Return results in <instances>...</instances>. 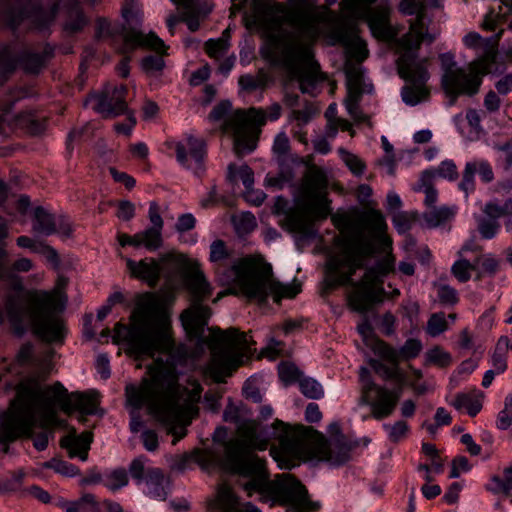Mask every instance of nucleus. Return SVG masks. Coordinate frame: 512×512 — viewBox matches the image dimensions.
Wrapping results in <instances>:
<instances>
[{"label":"nucleus","instance_id":"nucleus-1","mask_svg":"<svg viewBox=\"0 0 512 512\" xmlns=\"http://www.w3.org/2000/svg\"><path fill=\"white\" fill-rule=\"evenodd\" d=\"M245 13L248 27L267 34L264 57L287 70L298 81L303 93L314 94L325 80L319 63L314 59L313 46L327 32L345 46L349 60L362 62L368 57L366 42L358 35L356 22L344 20L326 7H316L313 0H288L284 3L267 0H232L231 14Z\"/></svg>","mask_w":512,"mask_h":512},{"label":"nucleus","instance_id":"nucleus-2","mask_svg":"<svg viewBox=\"0 0 512 512\" xmlns=\"http://www.w3.org/2000/svg\"><path fill=\"white\" fill-rule=\"evenodd\" d=\"M333 222L339 230L334 240L337 251L326 262L324 289L351 286L347 297L349 307L358 313L368 312L387 295L383 288L384 277L394 272L395 257L389 252L369 267L359 281H353L352 277L368 259L391 247L386 221L380 211L372 209L355 218L334 217Z\"/></svg>","mask_w":512,"mask_h":512},{"label":"nucleus","instance_id":"nucleus-3","mask_svg":"<svg viewBox=\"0 0 512 512\" xmlns=\"http://www.w3.org/2000/svg\"><path fill=\"white\" fill-rule=\"evenodd\" d=\"M130 328L117 323L114 338L124 340L128 352L137 358L154 356L157 352L166 353L167 360L156 359L147 369L148 377L141 381H152L156 371H173L179 383L177 366H183L193 352L185 344L175 345L171 336V323L164 299L156 293L146 292L137 297L135 308L131 314Z\"/></svg>","mask_w":512,"mask_h":512},{"label":"nucleus","instance_id":"nucleus-4","mask_svg":"<svg viewBox=\"0 0 512 512\" xmlns=\"http://www.w3.org/2000/svg\"><path fill=\"white\" fill-rule=\"evenodd\" d=\"M39 403H43L41 424L49 427L60 424L55 411L56 404L66 414L78 411L82 415H93L100 400L99 393L95 390L68 394L60 382L44 387L34 379L21 382L17 387L15 399L0 418V443L3 445L4 453L8 452L10 442L31 432L36 423Z\"/></svg>","mask_w":512,"mask_h":512},{"label":"nucleus","instance_id":"nucleus-5","mask_svg":"<svg viewBox=\"0 0 512 512\" xmlns=\"http://www.w3.org/2000/svg\"><path fill=\"white\" fill-rule=\"evenodd\" d=\"M10 281L11 292L4 298V310L13 330L28 329L48 343L62 342L66 327L61 313L65 304L55 291L25 289L22 280L10 271L8 252L0 246V280Z\"/></svg>","mask_w":512,"mask_h":512},{"label":"nucleus","instance_id":"nucleus-6","mask_svg":"<svg viewBox=\"0 0 512 512\" xmlns=\"http://www.w3.org/2000/svg\"><path fill=\"white\" fill-rule=\"evenodd\" d=\"M203 389L193 381L188 389L177 383L173 371L160 370L152 381H141L139 385L128 384L125 388L127 403L135 409L146 406L149 412L173 435L175 445L187 434L186 427L198 414L196 407Z\"/></svg>","mask_w":512,"mask_h":512},{"label":"nucleus","instance_id":"nucleus-7","mask_svg":"<svg viewBox=\"0 0 512 512\" xmlns=\"http://www.w3.org/2000/svg\"><path fill=\"white\" fill-rule=\"evenodd\" d=\"M209 262L216 279L230 286V293L242 295L260 303L272 296L275 302L294 298L301 292L300 283L283 284L273 277L270 263L260 255L235 257L234 250L221 239L209 247Z\"/></svg>","mask_w":512,"mask_h":512},{"label":"nucleus","instance_id":"nucleus-8","mask_svg":"<svg viewBox=\"0 0 512 512\" xmlns=\"http://www.w3.org/2000/svg\"><path fill=\"white\" fill-rule=\"evenodd\" d=\"M226 460L230 469L247 479L242 486L248 496L258 493L265 501L286 506L294 512L319 510L320 504L308 498L305 486L298 479L290 474H282L270 480L266 461L248 453L237 439L228 444Z\"/></svg>","mask_w":512,"mask_h":512},{"label":"nucleus","instance_id":"nucleus-9","mask_svg":"<svg viewBox=\"0 0 512 512\" xmlns=\"http://www.w3.org/2000/svg\"><path fill=\"white\" fill-rule=\"evenodd\" d=\"M211 315L209 307L193 303L180 316L183 328L190 340H196L202 347L207 344L211 355L204 367V375L216 383H222L242 364L243 357L250 352L247 334L231 327L222 330L210 328V335L205 338L204 330Z\"/></svg>","mask_w":512,"mask_h":512},{"label":"nucleus","instance_id":"nucleus-10","mask_svg":"<svg viewBox=\"0 0 512 512\" xmlns=\"http://www.w3.org/2000/svg\"><path fill=\"white\" fill-rule=\"evenodd\" d=\"M272 428L278 445L270 448V454L282 468H292L300 460L316 459L333 465H341L349 460L351 447L340 439L329 443L313 429L291 427L280 420H275Z\"/></svg>","mask_w":512,"mask_h":512},{"label":"nucleus","instance_id":"nucleus-11","mask_svg":"<svg viewBox=\"0 0 512 512\" xmlns=\"http://www.w3.org/2000/svg\"><path fill=\"white\" fill-rule=\"evenodd\" d=\"M327 187L326 173L316 165L309 166L300 185L301 203L279 220L281 228L304 238L313 237L314 221L326 219L330 214Z\"/></svg>","mask_w":512,"mask_h":512},{"label":"nucleus","instance_id":"nucleus-12","mask_svg":"<svg viewBox=\"0 0 512 512\" xmlns=\"http://www.w3.org/2000/svg\"><path fill=\"white\" fill-rule=\"evenodd\" d=\"M434 39L432 35L407 32L397 42L400 52L396 61L398 74L409 83L401 91L402 100L407 105H417L429 95V89L426 86L430 78L428 59L418 58L417 52L424 41L432 43Z\"/></svg>","mask_w":512,"mask_h":512},{"label":"nucleus","instance_id":"nucleus-13","mask_svg":"<svg viewBox=\"0 0 512 512\" xmlns=\"http://www.w3.org/2000/svg\"><path fill=\"white\" fill-rule=\"evenodd\" d=\"M96 36L99 39L111 38L116 46L120 40L118 51L121 54H128L137 48L150 49L161 55H149L143 58L142 68L147 73L161 71L164 67L162 55L165 54L167 46L155 33L144 34L133 28H126L124 25L113 23L105 18H99L96 23Z\"/></svg>","mask_w":512,"mask_h":512},{"label":"nucleus","instance_id":"nucleus-14","mask_svg":"<svg viewBox=\"0 0 512 512\" xmlns=\"http://www.w3.org/2000/svg\"><path fill=\"white\" fill-rule=\"evenodd\" d=\"M281 112L282 108L278 103H273L266 111L255 107L236 110L224 124L225 130L233 131L236 155L243 156L251 153L257 146L261 127L267 120H278Z\"/></svg>","mask_w":512,"mask_h":512},{"label":"nucleus","instance_id":"nucleus-15","mask_svg":"<svg viewBox=\"0 0 512 512\" xmlns=\"http://www.w3.org/2000/svg\"><path fill=\"white\" fill-rule=\"evenodd\" d=\"M494 47L488 48L484 54L468 65V71L456 67L455 63L446 66L442 75V88L449 96V105H454L460 95L472 96L479 91L482 78L492 71L496 60Z\"/></svg>","mask_w":512,"mask_h":512},{"label":"nucleus","instance_id":"nucleus-16","mask_svg":"<svg viewBox=\"0 0 512 512\" xmlns=\"http://www.w3.org/2000/svg\"><path fill=\"white\" fill-rule=\"evenodd\" d=\"M368 345L372 352L380 358H371L369 360L370 367L383 380L394 381L400 385L405 381V373L399 367V363L402 360L416 358L423 349L421 341L415 338L407 339L400 349L394 348L381 339H374Z\"/></svg>","mask_w":512,"mask_h":512},{"label":"nucleus","instance_id":"nucleus-17","mask_svg":"<svg viewBox=\"0 0 512 512\" xmlns=\"http://www.w3.org/2000/svg\"><path fill=\"white\" fill-rule=\"evenodd\" d=\"M376 0H341L340 6L345 17L351 22L365 20L372 35L379 40H389L394 33L389 23L390 7L380 3L372 8Z\"/></svg>","mask_w":512,"mask_h":512},{"label":"nucleus","instance_id":"nucleus-18","mask_svg":"<svg viewBox=\"0 0 512 512\" xmlns=\"http://www.w3.org/2000/svg\"><path fill=\"white\" fill-rule=\"evenodd\" d=\"M361 382V403L370 406L374 419L382 420L393 414L402 395L401 387L389 389L371 381L366 367L359 371Z\"/></svg>","mask_w":512,"mask_h":512},{"label":"nucleus","instance_id":"nucleus-19","mask_svg":"<svg viewBox=\"0 0 512 512\" xmlns=\"http://www.w3.org/2000/svg\"><path fill=\"white\" fill-rule=\"evenodd\" d=\"M59 3L60 0H54L48 8H44L41 2L29 0L23 9L6 8L4 19L13 30L18 28L24 20H29L33 29L43 31L54 22Z\"/></svg>","mask_w":512,"mask_h":512},{"label":"nucleus","instance_id":"nucleus-20","mask_svg":"<svg viewBox=\"0 0 512 512\" xmlns=\"http://www.w3.org/2000/svg\"><path fill=\"white\" fill-rule=\"evenodd\" d=\"M227 430L224 427H218L213 435V440L223 446V455L221 457V467L232 474H237L228 467L227 464V448L228 444L237 439L248 453L255 454L256 450L264 451L269 446V439L261 435L258 431L257 426L252 422L242 423L237 428V434L226 440Z\"/></svg>","mask_w":512,"mask_h":512},{"label":"nucleus","instance_id":"nucleus-21","mask_svg":"<svg viewBox=\"0 0 512 512\" xmlns=\"http://www.w3.org/2000/svg\"><path fill=\"white\" fill-rule=\"evenodd\" d=\"M175 153L178 163L191 170L196 176L204 171V159L206 156V144L203 139L188 136L184 142L175 143Z\"/></svg>","mask_w":512,"mask_h":512},{"label":"nucleus","instance_id":"nucleus-22","mask_svg":"<svg viewBox=\"0 0 512 512\" xmlns=\"http://www.w3.org/2000/svg\"><path fill=\"white\" fill-rule=\"evenodd\" d=\"M127 87L115 86L112 91L108 88L100 95L93 97L94 109L105 118H112L127 111Z\"/></svg>","mask_w":512,"mask_h":512},{"label":"nucleus","instance_id":"nucleus-23","mask_svg":"<svg viewBox=\"0 0 512 512\" xmlns=\"http://www.w3.org/2000/svg\"><path fill=\"white\" fill-rule=\"evenodd\" d=\"M443 2L444 0H402L399 4L400 11L406 15H416V18L410 24L408 32L430 35L426 31V12L430 9L442 7Z\"/></svg>","mask_w":512,"mask_h":512},{"label":"nucleus","instance_id":"nucleus-24","mask_svg":"<svg viewBox=\"0 0 512 512\" xmlns=\"http://www.w3.org/2000/svg\"><path fill=\"white\" fill-rule=\"evenodd\" d=\"M483 212L488 218L479 219L478 230L483 238L492 239L500 228L497 220L512 212V198L507 199L503 205L494 201L488 202L485 204Z\"/></svg>","mask_w":512,"mask_h":512},{"label":"nucleus","instance_id":"nucleus-25","mask_svg":"<svg viewBox=\"0 0 512 512\" xmlns=\"http://www.w3.org/2000/svg\"><path fill=\"white\" fill-rule=\"evenodd\" d=\"M126 265L132 277L146 282L150 287L158 284L162 267L156 259L145 258L140 261L127 259Z\"/></svg>","mask_w":512,"mask_h":512},{"label":"nucleus","instance_id":"nucleus-26","mask_svg":"<svg viewBox=\"0 0 512 512\" xmlns=\"http://www.w3.org/2000/svg\"><path fill=\"white\" fill-rule=\"evenodd\" d=\"M146 495L149 497L164 501L171 490L170 477L157 467H149L145 477Z\"/></svg>","mask_w":512,"mask_h":512},{"label":"nucleus","instance_id":"nucleus-27","mask_svg":"<svg viewBox=\"0 0 512 512\" xmlns=\"http://www.w3.org/2000/svg\"><path fill=\"white\" fill-rule=\"evenodd\" d=\"M91 442L90 432H83L80 435H66L60 441L61 447L68 451L71 458L78 457L82 461H86L88 458Z\"/></svg>","mask_w":512,"mask_h":512},{"label":"nucleus","instance_id":"nucleus-28","mask_svg":"<svg viewBox=\"0 0 512 512\" xmlns=\"http://www.w3.org/2000/svg\"><path fill=\"white\" fill-rule=\"evenodd\" d=\"M88 20L83 13L79 0H67L65 4L64 30L69 34L81 31Z\"/></svg>","mask_w":512,"mask_h":512},{"label":"nucleus","instance_id":"nucleus-29","mask_svg":"<svg viewBox=\"0 0 512 512\" xmlns=\"http://www.w3.org/2000/svg\"><path fill=\"white\" fill-rule=\"evenodd\" d=\"M217 503L224 512H261L251 503L240 505L237 497L228 487H221L217 495Z\"/></svg>","mask_w":512,"mask_h":512},{"label":"nucleus","instance_id":"nucleus-30","mask_svg":"<svg viewBox=\"0 0 512 512\" xmlns=\"http://www.w3.org/2000/svg\"><path fill=\"white\" fill-rule=\"evenodd\" d=\"M43 409V403H39L36 412V423L31 428V432L29 434L21 435L19 438H32L33 437V445L38 451H43L48 446V436L49 431L58 425H53L49 427L42 426L41 424V413ZM18 439V437L16 438Z\"/></svg>","mask_w":512,"mask_h":512},{"label":"nucleus","instance_id":"nucleus-31","mask_svg":"<svg viewBox=\"0 0 512 512\" xmlns=\"http://www.w3.org/2000/svg\"><path fill=\"white\" fill-rule=\"evenodd\" d=\"M15 121L18 128L31 135H38L46 128V118L33 111L19 113Z\"/></svg>","mask_w":512,"mask_h":512},{"label":"nucleus","instance_id":"nucleus-32","mask_svg":"<svg viewBox=\"0 0 512 512\" xmlns=\"http://www.w3.org/2000/svg\"><path fill=\"white\" fill-rule=\"evenodd\" d=\"M33 232L50 236L56 233V219L55 217L45 210L43 207H37L34 210V217L32 221Z\"/></svg>","mask_w":512,"mask_h":512},{"label":"nucleus","instance_id":"nucleus-33","mask_svg":"<svg viewBox=\"0 0 512 512\" xmlns=\"http://www.w3.org/2000/svg\"><path fill=\"white\" fill-rule=\"evenodd\" d=\"M486 489L495 495L512 497V467H506L501 474L492 476Z\"/></svg>","mask_w":512,"mask_h":512},{"label":"nucleus","instance_id":"nucleus-34","mask_svg":"<svg viewBox=\"0 0 512 512\" xmlns=\"http://www.w3.org/2000/svg\"><path fill=\"white\" fill-rule=\"evenodd\" d=\"M457 212L455 206L431 207L423 214V219L428 227L436 228L451 221Z\"/></svg>","mask_w":512,"mask_h":512},{"label":"nucleus","instance_id":"nucleus-35","mask_svg":"<svg viewBox=\"0 0 512 512\" xmlns=\"http://www.w3.org/2000/svg\"><path fill=\"white\" fill-rule=\"evenodd\" d=\"M360 63L347 61L345 65L348 94L357 95L363 93V69Z\"/></svg>","mask_w":512,"mask_h":512},{"label":"nucleus","instance_id":"nucleus-36","mask_svg":"<svg viewBox=\"0 0 512 512\" xmlns=\"http://www.w3.org/2000/svg\"><path fill=\"white\" fill-rule=\"evenodd\" d=\"M188 288L193 296L194 303H199L207 299L212 292L209 282L202 273H195L188 279Z\"/></svg>","mask_w":512,"mask_h":512},{"label":"nucleus","instance_id":"nucleus-37","mask_svg":"<svg viewBox=\"0 0 512 512\" xmlns=\"http://www.w3.org/2000/svg\"><path fill=\"white\" fill-rule=\"evenodd\" d=\"M53 57V48L50 45H46L42 53H27L22 58V64L24 69L31 73L39 72Z\"/></svg>","mask_w":512,"mask_h":512},{"label":"nucleus","instance_id":"nucleus-38","mask_svg":"<svg viewBox=\"0 0 512 512\" xmlns=\"http://www.w3.org/2000/svg\"><path fill=\"white\" fill-rule=\"evenodd\" d=\"M509 349V337L501 336L495 346L494 352L491 355L492 370L497 374H502L507 369V352Z\"/></svg>","mask_w":512,"mask_h":512},{"label":"nucleus","instance_id":"nucleus-39","mask_svg":"<svg viewBox=\"0 0 512 512\" xmlns=\"http://www.w3.org/2000/svg\"><path fill=\"white\" fill-rule=\"evenodd\" d=\"M65 512H100L99 505L92 494H85L76 501H65L60 504Z\"/></svg>","mask_w":512,"mask_h":512},{"label":"nucleus","instance_id":"nucleus-40","mask_svg":"<svg viewBox=\"0 0 512 512\" xmlns=\"http://www.w3.org/2000/svg\"><path fill=\"white\" fill-rule=\"evenodd\" d=\"M512 13V0H501L498 11L491 9L484 18L482 27L485 30H495L497 24Z\"/></svg>","mask_w":512,"mask_h":512},{"label":"nucleus","instance_id":"nucleus-41","mask_svg":"<svg viewBox=\"0 0 512 512\" xmlns=\"http://www.w3.org/2000/svg\"><path fill=\"white\" fill-rule=\"evenodd\" d=\"M453 406L458 409H465L469 416L475 417L482 409V402L478 396L459 393L453 401Z\"/></svg>","mask_w":512,"mask_h":512},{"label":"nucleus","instance_id":"nucleus-42","mask_svg":"<svg viewBox=\"0 0 512 512\" xmlns=\"http://www.w3.org/2000/svg\"><path fill=\"white\" fill-rule=\"evenodd\" d=\"M128 481V475L124 468H116L103 473V485L113 492L125 487Z\"/></svg>","mask_w":512,"mask_h":512},{"label":"nucleus","instance_id":"nucleus-43","mask_svg":"<svg viewBox=\"0 0 512 512\" xmlns=\"http://www.w3.org/2000/svg\"><path fill=\"white\" fill-rule=\"evenodd\" d=\"M476 267L477 268V278H481L484 275L493 276L495 275L500 268V261L494 257L492 254L482 255L476 259Z\"/></svg>","mask_w":512,"mask_h":512},{"label":"nucleus","instance_id":"nucleus-44","mask_svg":"<svg viewBox=\"0 0 512 512\" xmlns=\"http://www.w3.org/2000/svg\"><path fill=\"white\" fill-rule=\"evenodd\" d=\"M498 152L496 158V165L501 168L505 173L512 174V145L509 142L498 144L494 146Z\"/></svg>","mask_w":512,"mask_h":512},{"label":"nucleus","instance_id":"nucleus-45","mask_svg":"<svg viewBox=\"0 0 512 512\" xmlns=\"http://www.w3.org/2000/svg\"><path fill=\"white\" fill-rule=\"evenodd\" d=\"M495 426L502 431L512 426V391L504 399V407L497 414Z\"/></svg>","mask_w":512,"mask_h":512},{"label":"nucleus","instance_id":"nucleus-46","mask_svg":"<svg viewBox=\"0 0 512 512\" xmlns=\"http://www.w3.org/2000/svg\"><path fill=\"white\" fill-rule=\"evenodd\" d=\"M383 429L387 432L390 442L398 443L405 439L410 431V427L404 420H398L393 424H383Z\"/></svg>","mask_w":512,"mask_h":512},{"label":"nucleus","instance_id":"nucleus-47","mask_svg":"<svg viewBox=\"0 0 512 512\" xmlns=\"http://www.w3.org/2000/svg\"><path fill=\"white\" fill-rule=\"evenodd\" d=\"M228 176L233 181L239 178L242 181L245 189L251 188L254 184V173L252 169L247 165L237 167L234 164H230L228 167Z\"/></svg>","mask_w":512,"mask_h":512},{"label":"nucleus","instance_id":"nucleus-48","mask_svg":"<svg viewBox=\"0 0 512 512\" xmlns=\"http://www.w3.org/2000/svg\"><path fill=\"white\" fill-rule=\"evenodd\" d=\"M361 96L362 94H347V98L345 100L346 110L356 123H365L369 121V116L364 114L359 107Z\"/></svg>","mask_w":512,"mask_h":512},{"label":"nucleus","instance_id":"nucleus-49","mask_svg":"<svg viewBox=\"0 0 512 512\" xmlns=\"http://www.w3.org/2000/svg\"><path fill=\"white\" fill-rule=\"evenodd\" d=\"M299 388L301 393L310 399H321L324 396L322 385L310 377L300 378Z\"/></svg>","mask_w":512,"mask_h":512},{"label":"nucleus","instance_id":"nucleus-50","mask_svg":"<svg viewBox=\"0 0 512 512\" xmlns=\"http://www.w3.org/2000/svg\"><path fill=\"white\" fill-rule=\"evenodd\" d=\"M229 49V42L224 37L209 39L205 43V51L210 58L222 59Z\"/></svg>","mask_w":512,"mask_h":512},{"label":"nucleus","instance_id":"nucleus-51","mask_svg":"<svg viewBox=\"0 0 512 512\" xmlns=\"http://www.w3.org/2000/svg\"><path fill=\"white\" fill-rule=\"evenodd\" d=\"M338 154L348 169L356 176L362 175L365 170V163L355 154L340 147Z\"/></svg>","mask_w":512,"mask_h":512},{"label":"nucleus","instance_id":"nucleus-52","mask_svg":"<svg viewBox=\"0 0 512 512\" xmlns=\"http://www.w3.org/2000/svg\"><path fill=\"white\" fill-rule=\"evenodd\" d=\"M192 458L203 468H210L216 465L221 466V458L210 449H197L192 453Z\"/></svg>","mask_w":512,"mask_h":512},{"label":"nucleus","instance_id":"nucleus-53","mask_svg":"<svg viewBox=\"0 0 512 512\" xmlns=\"http://www.w3.org/2000/svg\"><path fill=\"white\" fill-rule=\"evenodd\" d=\"M476 270V264L466 259L457 260L451 267V273L461 283L467 282L471 278V272Z\"/></svg>","mask_w":512,"mask_h":512},{"label":"nucleus","instance_id":"nucleus-54","mask_svg":"<svg viewBox=\"0 0 512 512\" xmlns=\"http://www.w3.org/2000/svg\"><path fill=\"white\" fill-rule=\"evenodd\" d=\"M448 329V323L443 312L433 313L428 319L426 332L432 337H436Z\"/></svg>","mask_w":512,"mask_h":512},{"label":"nucleus","instance_id":"nucleus-55","mask_svg":"<svg viewBox=\"0 0 512 512\" xmlns=\"http://www.w3.org/2000/svg\"><path fill=\"white\" fill-rule=\"evenodd\" d=\"M476 166L474 163L467 162L462 173V180L459 183V189L467 197L469 193L475 190Z\"/></svg>","mask_w":512,"mask_h":512},{"label":"nucleus","instance_id":"nucleus-56","mask_svg":"<svg viewBox=\"0 0 512 512\" xmlns=\"http://www.w3.org/2000/svg\"><path fill=\"white\" fill-rule=\"evenodd\" d=\"M121 12L128 25L137 24L141 20V8L137 0H125Z\"/></svg>","mask_w":512,"mask_h":512},{"label":"nucleus","instance_id":"nucleus-57","mask_svg":"<svg viewBox=\"0 0 512 512\" xmlns=\"http://www.w3.org/2000/svg\"><path fill=\"white\" fill-rule=\"evenodd\" d=\"M143 246L148 251H156L162 246V230L157 228H147L142 231Z\"/></svg>","mask_w":512,"mask_h":512},{"label":"nucleus","instance_id":"nucleus-58","mask_svg":"<svg viewBox=\"0 0 512 512\" xmlns=\"http://www.w3.org/2000/svg\"><path fill=\"white\" fill-rule=\"evenodd\" d=\"M231 108H232V105L229 101H222L212 109V111L209 114V119L211 121L224 120L222 127H221L222 131L225 133L233 134V131L224 129L225 122L234 114V113H232L229 115Z\"/></svg>","mask_w":512,"mask_h":512},{"label":"nucleus","instance_id":"nucleus-59","mask_svg":"<svg viewBox=\"0 0 512 512\" xmlns=\"http://www.w3.org/2000/svg\"><path fill=\"white\" fill-rule=\"evenodd\" d=\"M266 81V76L264 74H259L257 76L245 74L239 77L238 84L241 89L252 92L258 88H264L266 86Z\"/></svg>","mask_w":512,"mask_h":512},{"label":"nucleus","instance_id":"nucleus-60","mask_svg":"<svg viewBox=\"0 0 512 512\" xmlns=\"http://www.w3.org/2000/svg\"><path fill=\"white\" fill-rule=\"evenodd\" d=\"M234 224L239 234H248L257 226L256 218L251 212L241 213L234 219Z\"/></svg>","mask_w":512,"mask_h":512},{"label":"nucleus","instance_id":"nucleus-61","mask_svg":"<svg viewBox=\"0 0 512 512\" xmlns=\"http://www.w3.org/2000/svg\"><path fill=\"white\" fill-rule=\"evenodd\" d=\"M174 4L183 7L186 11L183 13L182 21L186 22L191 31L198 29V19L193 14V0H171Z\"/></svg>","mask_w":512,"mask_h":512},{"label":"nucleus","instance_id":"nucleus-62","mask_svg":"<svg viewBox=\"0 0 512 512\" xmlns=\"http://www.w3.org/2000/svg\"><path fill=\"white\" fill-rule=\"evenodd\" d=\"M278 374L281 381L285 384H290L295 381L299 382L301 375L299 369L294 364L288 362H282L278 366Z\"/></svg>","mask_w":512,"mask_h":512},{"label":"nucleus","instance_id":"nucleus-63","mask_svg":"<svg viewBox=\"0 0 512 512\" xmlns=\"http://www.w3.org/2000/svg\"><path fill=\"white\" fill-rule=\"evenodd\" d=\"M146 461V457L140 456L135 458L129 465V473L136 484H141L143 481H145L148 469L145 467Z\"/></svg>","mask_w":512,"mask_h":512},{"label":"nucleus","instance_id":"nucleus-64","mask_svg":"<svg viewBox=\"0 0 512 512\" xmlns=\"http://www.w3.org/2000/svg\"><path fill=\"white\" fill-rule=\"evenodd\" d=\"M437 296L439 302L445 306H453L459 301L457 290L446 284H441L438 286Z\"/></svg>","mask_w":512,"mask_h":512}]
</instances>
